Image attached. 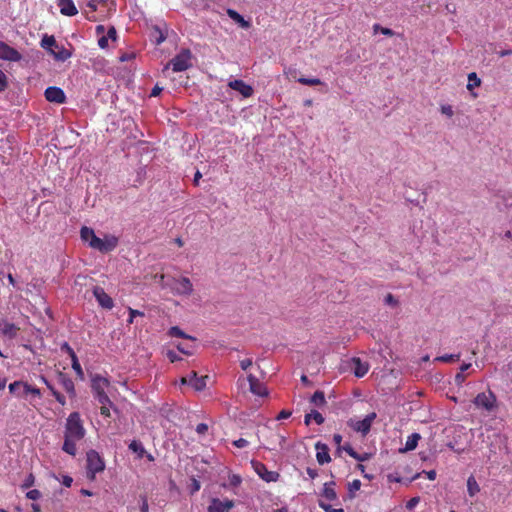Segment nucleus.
Returning a JSON list of instances; mask_svg holds the SVG:
<instances>
[{"label": "nucleus", "mask_w": 512, "mask_h": 512, "mask_svg": "<svg viewBox=\"0 0 512 512\" xmlns=\"http://www.w3.org/2000/svg\"><path fill=\"white\" fill-rule=\"evenodd\" d=\"M85 428L83 427L80 415L73 412L69 415L66 421L63 451L74 456L76 454V442L80 441L85 436Z\"/></svg>", "instance_id": "obj_1"}, {"label": "nucleus", "mask_w": 512, "mask_h": 512, "mask_svg": "<svg viewBox=\"0 0 512 512\" xmlns=\"http://www.w3.org/2000/svg\"><path fill=\"white\" fill-rule=\"evenodd\" d=\"M81 238L87 242L89 246L102 253H107L116 248L118 238L113 235H105L103 238L98 237L94 230L88 226H82Z\"/></svg>", "instance_id": "obj_2"}, {"label": "nucleus", "mask_w": 512, "mask_h": 512, "mask_svg": "<svg viewBox=\"0 0 512 512\" xmlns=\"http://www.w3.org/2000/svg\"><path fill=\"white\" fill-rule=\"evenodd\" d=\"M172 67L174 72L186 71L192 67V53L189 49H182L177 55H175L169 63L165 66L164 70Z\"/></svg>", "instance_id": "obj_3"}, {"label": "nucleus", "mask_w": 512, "mask_h": 512, "mask_svg": "<svg viewBox=\"0 0 512 512\" xmlns=\"http://www.w3.org/2000/svg\"><path fill=\"white\" fill-rule=\"evenodd\" d=\"M108 385H109L108 380L99 375H96L92 379V385H91L92 391H93L95 399H97V401L100 404H111V401L105 392V388H107Z\"/></svg>", "instance_id": "obj_4"}, {"label": "nucleus", "mask_w": 512, "mask_h": 512, "mask_svg": "<svg viewBox=\"0 0 512 512\" xmlns=\"http://www.w3.org/2000/svg\"><path fill=\"white\" fill-rule=\"evenodd\" d=\"M87 475L93 480L95 478L96 473H99L104 470L105 464L98 452L95 450H90L87 452Z\"/></svg>", "instance_id": "obj_5"}, {"label": "nucleus", "mask_w": 512, "mask_h": 512, "mask_svg": "<svg viewBox=\"0 0 512 512\" xmlns=\"http://www.w3.org/2000/svg\"><path fill=\"white\" fill-rule=\"evenodd\" d=\"M376 416V413L372 412L362 420L357 418H351L348 421V426L351 427L354 431L359 432L365 436L366 434L369 433L372 423L376 419Z\"/></svg>", "instance_id": "obj_6"}, {"label": "nucleus", "mask_w": 512, "mask_h": 512, "mask_svg": "<svg viewBox=\"0 0 512 512\" xmlns=\"http://www.w3.org/2000/svg\"><path fill=\"white\" fill-rule=\"evenodd\" d=\"M473 402L478 408H483L486 411L491 412L496 408L497 400L496 396L489 391L488 393H479Z\"/></svg>", "instance_id": "obj_7"}, {"label": "nucleus", "mask_w": 512, "mask_h": 512, "mask_svg": "<svg viewBox=\"0 0 512 512\" xmlns=\"http://www.w3.org/2000/svg\"><path fill=\"white\" fill-rule=\"evenodd\" d=\"M251 465L258 476L266 482H275L279 478V473L275 471H269L267 467L259 462L252 460Z\"/></svg>", "instance_id": "obj_8"}, {"label": "nucleus", "mask_w": 512, "mask_h": 512, "mask_svg": "<svg viewBox=\"0 0 512 512\" xmlns=\"http://www.w3.org/2000/svg\"><path fill=\"white\" fill-rule=\"evenodd\" d=\"M172 289L178 295L190 296L193 293L192 282L187 277L174 279Z\"/></svg>", "instance_id": "obj_9"}, {"label": "nucleus", "mask_w": 512, "mask_h": 512, "mask_svg": "<svg viewBox=\"0 0 512 512\" xmlns=\"http://www.w3.org/2000/svg\"><path fill=\"white\" fill-rule=\"evenodd\" d=\"M44 95L46 100L52 103L63 104L66 102V95L64 91L56 86L46 88Z\"/></svg>", "instance_id": "obj_10"}, {"label": "nucleus", "mask_w": 512, "mask_h": 512, "mask_svg": "<svg viewBox=\"0 0 512 512\" xmlns=\"http://www.w3.org/2000/svg\"><path fill=\"white\" fill-rule=\"evenodd\" d=\"M208 376L198 377L195 371H191L187 377L182 378L183 384H189L195 390L201 391L206 387V380Z\"/></svg>", "instance_id": "obj_11"}, {"label": "nucleus", "mask_w": 512, "mask_h": 512, "mask_svg": "<svg viewBox=\"0 0 512 512\" xmlns=\"http://www.w3.org/2000/svg\"><path fill=\"white\" fill-rule=\"evenodd\" d=\"M93 295L95 296L99 305L104 309H112L114 302L112 298L104 291L102 287L96 286L93 289Z\"/></svg>", "instance_id": "obj_12"}, {"label": "nucleus", "mask_w": 512, "mask_h": 512, "mask_svg": "<svg viewBox=\"0 0 512 512\" xmlns=\"http://www.w3.org/2000/svg\"><path fill=\"white\" fill-rule=\"evenodd\" d=\"M228 86L231 89L239 92L245 98H248V97L252 96V94H253L252 86L246 84L243 80L236 79V80L230 81L228 83Z\"/></svg>", "instance_id": "obj_13"}, {"label": "nucleus", "mask_w": 512, "mask_h": 512, "mask_svg": "<svg viewBox=\"0 0 512 512\" xmlns=\"http://www.w3.org/2000/svg\"><path fill=\"white\" fill-rule=\"evenodd\" d=\"M0 58L9 61H18L21 59V54L16 49L0 41Z\"/></svg>", "instance_id": "obj_14"}, {"label": "nucleus", "mask_w": 512, "mask_h": 512, "mask_svg": "<svg viewBox=\"0 0 512 512\" xmlns=\"http://www.w3.org/2000/svg\"><path fill=\"white\" fill-rule=\"evenodd\" d=\"M233 506L234 502L232 500L221 501L214 498L208 506V512H228Z\"/></svg>", "instance_id": "obj_15"}, {"label": "nucleus", "mask_w": 512, "mask_h": 512, "mask_svg": "<svg viewBox=\"0 0 512 512\" xmlns=\"http://www.w3.org/2000/svg\"><path fill=\"white\" fill-rule=\"evenodd\" d=\"M316 459L320 465L329 463L331 461V457L329 455V448L326 444L317 442L315 444Z\"/></svg>", "instance_id": "obj_16"}, {"label": "nucleus", "mask_w": 512, "mask_h": 512, "mask_svg": "<svg viewBox=\"0 0 512 512\" xmlns=\"http://www.w3.org/2000/svg\"><path fill=\"white\" fill-rule=\"evenodd\" d=\"M248 381L250 385V391L258 396L267 395V390L264 385L252 374L248 375Z\"/></svg>", "instance_id": "obj_17"}, {"label": "nucleus", "mask_w": 512, "mask_h": 512, "mask_svg": "<svg viewBox=\"0 0 512 512\" xmlns=\"http://www.w3.org/2000/svg\"><path fill=\"white\" fill-rule=\"evenodd\" d=\"M58 6L61 14L65 16H74L78 10L72 0H58Z\"/></svg>", "instance_id": "obj_18"}, {"label": "nucleus", "mask_w": 512, "mask_h": 512, "mask_svg": "<svg viewBox=\"0 0 512 512\" xmlns=\"http://www.w3.org/2000/svg\"><path fill=\"white\" fill-rule=\"evenodd\" d=\"M352 370L356 377H363L369 370L367 362H362L359 358L352 359Z\"/></svg>", "instance_id": "obj_19"}, {"label": "nucleus", "mask_w": 512, "mask_h": 512, "mask_svg": "<svg viewBox=\"0 0 512 512\" xmlns=\"http://www.w3.org/2000/svg\"><path fill=\"white\" fill-rule=\"evenodd\" d=\"M0 329L2 333L10 339L15 338L19 331V328L15 324L7 321H4L0 324Z\"/></svg>", "instance_id": "obj_20"}, {"label": "nucleus", "mask_w": 512, "mask_h": 512, "mask_svg": "<svg viewBox=\"0 0 512 512\" xmlns=\"http://www.w3.org/2000/svg\"><path fill=\"white\" fill-rule=\"evenodd\" d=\"M421 439V436L419 433H413L410 436H408L407 441L405 443V447L402 450L403 452L412 451L414 450L417 445L418 441Z\"/></svg>", "instance_id": "obj_21"}, {"label": "nucleus", "mask_w": 512, "mask_h": 512, "mask_svg": "<svg viewBox=\"0 0 512 512\" xmlns=\"http://www.w3.org/2000/svg\"><path fill=\"white\" fill-rule=\"evenodd\" d=\"M50 53L53 54L55 59L60 61H65L71 56V53L64 46L60 45H58V48L51 50Z\"/></svg>", "instance_id": "obj_22"}, {"label": "nucleus", "mask_w": 512, "mask_h": 512, "mask_svg": "<svg viewBox=\"0 0 512 512\" xmlns=\"http://www.w3.org/2000/svg\"><path fill=\"white\" fill-rule=\"evenodd\" d=\"M334 482H329L324 484L322 496L329 501H333L337 498V494L334 490Z\"/></svg>", "instance_id": "obj_23"}, {"label": "nucleus", "mask_w": 512, "mask_h": 512, "mask_svg": "<svg viewBox=\"0 0 512 512\" xmlns=\"http://www.w3.org/2000/svg\"><path fill=\"white\" fill-rule=\"evenodd\" d=\"M227 14L232 20H234L236 23H238L241 27H243V28L249 27V25H250L249 22L246 21L237 11H235L233 9H228Z\"/></svg>", "instance_id": "obj_24"}, {"label": "nucleus", "mask_w": 512, "mask_h": 512, "mask_svg": "<svg viewBox=\"0 0 512 512\" xmlns=\"http://www.w3.org/2000/svg\"><path fill=\"white\" fill-rule=\"evenodd\" d=\"M129 449L133 453L137 454L138 458H143L144 455L146 454V450H145L144 446L142 445V443L140 441H137V440H133L129 444Z\"/></svg>", "instance_id": "obj_25"}, {"label": "nucleus", "mask_w": 512, "mask_h": 512, "mask_svg": "<svg viewBox=\"0 0 512 512\" xmlns=\"http://www.w3.org/2000/svg\"><path fill=\"white\" fill-rule=\"evenodd\" d=\"M311 419H313L318 425L324 422V417L316 410H312L310 413L305 415V424L309 425Z\"/></svg>", "instance_id": "obj_26"}, {"label": "nucleus", "mask_w": 512, "mask_h": 512, "mask_svg": "<svg viewBox=\"0 0 512 512\" xmlns=\"http://www.w3.org/2000/svg\"><path fill=\"white\" fill-rule=\"evenodd\" d=\"M467 491L471 497L475 496L480 491V487L473 476H470L467 480Z\"/></svg>", "instance_id": "obj_27"}, {"label": "nucleus", "mask_w": 512, "mask_h": 512, "mask_svg": "<svg viewBox=\"0 0 512 512\" xmlns=\"http://www.w3.org/2000/svg\"><path fill=\"white\" fill-rule=\"evenodd\" d=\"M41 46L46 49V50H49L51 52V50H53V47L54 48H58V44L54 38V36H44L42 41H41Z\"/></svg>", "instance_id": "obj_28"}, {"label": "nucleus", "mask_w": 512, "mask_h": 512, "mask_svg": "<svg viewBox=\"0 0 512 512\" xmlns=\"http://www.w3.org/2000/svg\"><path fill=\"white\" fill-rule=\"evenodd\" d=\"M481 85V79L477 76L475 72H471L468 74V84L467 89L472 91L475 87H479Z\"/></svg>", "instance_id": "obj_29"}, {"label": "nucleus", "mask_w": 512, "mask_h": 512, "mask_svg": "<svg viewBox=\"0 0 512 512\" xmlns=\"http://www.w3.org/2000/svg\"><path fill=\"white\" fill-rule=\"evenodd\" d=\"M311 403L317 407H322L326 404L325 395L322 391H316L311 397Z\"/></svg>", "instance_id": "obj_30"}, {"label": "nucleus", "mask_w": 512, "mask_h": 512, "mask_svg": "<svg viewBox=\"0 0 512 512\" xmlns=\"http://www.w3.org/2000/svg\"><path fill=\"white\" fill-rule=\"evenodd\" d=\"M103 0H89L87 3V8L89 11H86L87 19L91 21H95L94 16H89V13H94L97 9L100 3H102Z\"/></svg>", "instance_id": "obj_31"}, {"label": "nucleus", "mask_w": 512, "mask_h": 512, "mask_svg": "<svg viewBox=\"0 0 512 512\" xmlns=\"http://www.w3.org/2000/svg\"><path fill=\"white\" fill-rule=\"evenodd\" d=\"M69 355L71 356V359H72V368L80 377H83V370H82L81 365L77 359L76 354L74 353V351L72 349H69Z\"/></svg>", "instance_id": "obj_32"}, {"label": "nucleus", "mask_w": 512, "mask_h": 512, "mask_svg": "<svg viewBox=\"0 0 512 512\" xmlns=\"http://www.w3.org/2000/svg\"><path fill=\"white\" fill-rule=\"evenodd\" d=\"M23 387L24 383L15 381L9 385V390L11 393L17 395V396H23Z\"/></svg>", "instance_id": "obj_33"}, {"label": "nucleus", "mask_w": 512, "mask_h": 512, "mask_svg": "<svg viewBox=\"0 0 512 512\" xmlns=\"http://www.w3.org/2000/svg\"><path fill=\"white\" fill-rule=\"evenodd\" d=\"M61 383L66 392H68L71 395L75 394L74 383L71 379L62 376Z\"/></svg>", "instance_id": "obj_34"}, {"label": "nucleus", "mask_w": 512, "mask_h": 512, "mask_svg": "<svg viewBox=\"0 0 512 512\" xmlns=\"http://www.w3.org/2000/svg\"><path fill=\"white\" fill-rule=\"evenodd\" d=\"M168 334L171 336V337H181V338H186V339H193L191 336L185 334L179 327L177 326H173L169 329V332Z\"/></svg>", "instance_id": "obj_35"}, {"label": "nucleus", "mask_w": 512, "mask_h": 512, "mask_svg": "<svg viewBox=\"0 0 512 512\" xmlns=\"http://www.w3.org/2000/svg\"><path fill=\"white\" fill-rule=\"evenodd\" d=\"M297 81L303 85H308V86H317V85L322 84V81L319 78L300 77V78H297Z\"/></svg>", "instance_id": "obj_36"}, {"label": "nucleus", "mask_w": 512, "mask_h": 512, "mask_svg": "<svg viewBox=\"0 0 512 512\" xmlns=\"http://www.w3.org/2000/svg\"><path fill=\"white\" fill-rule=\"evenodd\" d=\"M459 358H460L459 354H446V355L435 358V361L454 362V361L459 360Z\"/></svg>", "instance_id": "obj_37"}, {"label": "nucleus", "mask_w": 512, "mask_h": 512, "mask_svg": "<svg viewBox=\"0 0 512 512\" xmlns=\"http://www.w3.org/2000/svg\"><path fill=\"white\" fill-rule=\"evenodd\" d=\"M29 393L36 395V396H40V390L38 388L31 387L30 385L24 383V387H23L24 397L27 396Z\"/></svg>", "instance_id": "obj_38"}, {"label": "nucleus", "mask_w": 512, "mask_h": 512, "mask_svg": "<svg viewBox=\"0 0 512 512\" xmlns=\"http://www.w3.org/2000/svg\"><path fill=\"white\" fill-rule=\"evenodd\" d=\"M35 483V477L32 473H30L26 479L24 480V482L22 483L21 485V488L22 489H28L30 488L31 486H33Z\"/></svg>", "instance_id": "obj_39"}, {"label": "nucleus", "mask_w": 512, "mask_h": 512, "mask_svg": "<svg viewBox=\"0 0 512 512\" xmlns=\"http://www.w3.org/2000/svg\"><path fill=\"white\" fill-rule=\"evenodd\" d=\"M128 312H129V319H128L129 324L133 323L134 318H136V316H141V317L144 316L143 312H141L139 310L132 309L130 307L128 308Z\"/></svg>", "instance_id": "obj_40"}, {"label": "nucleus", "mask_w": 512, "mask_h": 512, "mask_svg": "<svg viewBox=\"0 0 512 512\" xmlns=\"http://www.w3.org/2000/svg\"><path fill=\"white\" fill-rule=\"evenodd\" d=\"M319 506L325 511V512H344L342 508L334 509L331 505L326 504L323 501H319Z\"/></svg>", "instance_id": "obj_41"}, {"label": "nucleus", "mask_w": 512, "mask_h": 512, "mask_svg": "<svg viewBox=\"0 0 512 512\" xmlns=\"http://www.w3.org/2000/svg\"><path fill=\"white\" fill-rule=\"evenodd\" d=\"M384 302L386 305L393 307H396L398 305V300L390 293L385 296Z\"/></svg>", "instance_id": "obj_42"}, {"label": "nucleus", "mask_w": 512, "mask_h": 512, "mask_svg": "<svg viewBox=\"0 0 512 512\" xmlns=\"http://www.w3.org/2000/svg\"><path fill=\"white\" fill-rule=\"evenodd\" d=\"M41 492L37 489L30 490L26 493V497L30 500H38L41 497Z\"/></svg>", "instance_id": "obj_43"}, {"label": "nucleus", "mask_w": 512, "mask_h": 512, "mask_svg": "<svg viewBox=\"0 0 512 512\" xmlns=\"http://www.w3.org/2000/svg\"><path fill=\"white\" fill-rule=\"evenodd\" d=\"M7 87V77L5 73L0 69V92L4 91Z\"/></svg>", "instance_id": "obj_44"}, {"label": "nucleus", "mask_w": 512, "mask_h": 512, "mask_svg": "<svg viewBox=\"0 0 512 512\" xmlns=\"http://www.w3.org/2000/svg\"><path fill=\"white\" fill-rule=\"evenodd\" d=\"M441 112H442V114H444L448 117H452L454 115L453 108L450 105H442Z\"/></svg>", "instance_id": "obj_45"}, {"label": "nucleus", "mask_w": 512, "mask_h": 512, "mask_svg": "<svg viewBox=\"0 0 512 512\" xmlns=\"http://www.w3.org/2000/svg\"><path fill=\"white\" fill-rule=\"evenodd\" d=\"M420 498L419 497H413L406 503V508L408 510H412L416 507V505L419 503Z\"/></svg>", "instance_id": "obj_46"}, {"label": "nucleus", "mask_w": 512, "mask_h": 512, "mask_svg": "<svg viewBox=\"0 0 512 512\" xmlns=\"http://www.w3.org/2000/svg\"><path fill=\"white\" fill-rule=\"evenodd\" d=\"M361 487V482L360 480H354L352 481L350 484H349V491L351 493L355 492V491H358Z\"/></svg>", "instance_id": "obj_47"}, {"label": "nucleus", "mask_w": 512, "mask_h": 512, "mask_svg": "<svg viewBox=\"0 0 512 512\" xmlns=\"http://www.w3.org/2000/svg\"><path fill=\"white\" fill-rule=\"evenodd\" d=\"M50 389L52 391L53 396L56 398V400L60 404L65 405V403H66L65 397L62 394H60L59 392H57L56 390H54L53 388L50 387Z\"/></svg>", "instance_id": "obj_48"}, {"label": "nucleus", "mask_w": 512, "mask_h": 512, "mask_svg": "<svg viewBox=\"0 0 512 512\" xmlns=\"http://www.w3.org/2000/svg\"><path fill=\"white\" fill-rule=\"evenodd\" d=\"M249 442L246 439L240 438L238 440L233 441V445L237 448H244L248 446Z\"/></svg>", "instance_id": "obj_49"}, {"label": "nucleus", "mask_w": 512, "mask_h": 512, "mask_svg": "<svg viewBox=\"0 0 512 512\" xmlns=\"http://www.w3.org/2000/svg\"><path fill=\"white\" fill-rule=\"evenodd\" d=\"M230 485L238 486L241 483V477L238 475H232L229 477Z\"/></svg>", "instance_id": "obj_50"}, {"label": "nucleus", "mask_w": 512, "mask_h": 512, "mask_svg": "<svg viewBox=\"0 0 512 512\" xmlns=\"http://www.w3.org/2000/svg\"><path fill=\"white\" fill-rule=\"evenodd\" d=\"M108 37H106V35H103L102 37L99 38L98 40V45L100 48L102 49H105L108 47Z\"/></svg>", "instance_id": "obj_51"}, {"label": "nucleus", "mask_w": 512, "mask_h": 512, "mask_svg": "<svg viewBox=\"0 0 512 512\" xmlns=\"http://www.w3.org/2000/svg\"><path fill=\"white\" fill-rule=\"evenodd\" d=\"M134 58H135V54L133 52H131V53H124V54H122L120 56L119 60L121 62H126V61H130V60H132Z\"/></svg>", "instance_id": "obj_52"}, {"label": "nucleus", "mask_w": 512, "mask_h": 512, "mask_svg": "<svg viewBox=\"0 0 512 512\" xmlns=\"http://www.w3.org/2000/svg\"><path fill=\"white\" fill-rule=\"evenodd\" d=\"M167 357L168 359L173 363V362H176L178 360H180L181 358L178 356V354L174 351H168L167 352Z\"/></svg>", "instance_id": "obj_53"}, {"label": "nucleus", "mask_w": 512, "mask_h": 512, "mask_svg": "<svg viewBox=\"0 0 512 512\" xmlns=\"http://www.w3.org/2000/svg\"><path fill=\"white\" fill-rule=\"evenodd\" d=\"M208 430V425L205 423H200L196 427V431L198 434H205Z\"/></svg>", "instance_id": "obj_54"}, {"label": "nucleus", "mask_w": 512, "mask_h": 512, "mask_svg": "<svg viewBox=\"0 0 512 512\" xmlns=\"http://www.w3.org/2000/svg\"><path fill=\"white\" fill-rule=\"evenodd\" d=\"M333 440L335 444L338 446L337 451L340 452L342 450L341 442H342V436L340 434H335L333 436Z\"/></svg>", "instance_id": "obj_55"}, {"label": "nucleus", "mask_w": 512, "mask_h": 512, "mask_svg": "<svg viewBox=\"0 0 512 512\" xmlns=\"http://www.w3.org/2000/svg\"><path fill=\"white\" fill-rule=\"evenodd\" d=\"M116 36V29L113 26H111L107 31L106 37H108V39L116 40Z\"/></svg>", "instance_id": "obj_56"}, {"label": "nucleus", "mask_w": 512, "mask_h": 512, "mask_svg": "<svg viewBox=\"0 0 512 512\" xmlns=\"http://www.w3.org/2000/svg\"><path fill=\"white\" fill-rule=\"evenodd\" d=\"M199 489H200V482L196 479H192L191 493L194 494L195 492L199 491Z\"/></svg>", "instance_id": "obj_57"}, {"label": "nucleus", "mask_w": 512, "mask_h": 512, "mask_svg": "<svg viewBox=\"0 0 512 512\" xmlns=\"http://www.w3.org/2000/svg\"><path fill=\"white\" fill-rule=\"evenodd\" d=\"M291 414H292V413H291V411H289V410H282V411L278 414L277 419H278V420L287 419V418H289V417L291 416Z\"/></svg>", "instance_id": "obj_58"}, {"label": "nucleus", "mask_w": 512, "mask_h": 512, "mask_svg": "<svg viewBox=\"0 0 512 512\" xmlns=\"http://www.w3.org/2000/svg\"><path fill=\"white\" fill-rule=\"evenodd\" d=\"M110 405L111 404H101V414L103 416H106V417L110 416V410H109Z\"/></svg>", "instance_id": "obj_59"}, {"label": "nucleus", "mask_w": 512, "mask_h": 512, "mask_svg": "<svg viewBox=\"0 0 512 512\" xmlns=\"http://www.w3.org/2000/svg\"><path fill=\"white\" fill-rule=\"evenodd\" d=\"M252 365L251 359H244L240 362V366L243 370H247Z\"/></svg>", "instance_id": "obj_60"}, {"label": "nucleus", "mask_w": 512, "mask_h": 512, "mask_svg": "<svg viewBox=\"0 0 512 512\" xmlns=\"http://www.w3.org/2000/svg\"><path fill=\"white\" fill-rule=\"evenodd\" d=\"M72 482H73V479L70 476L65 475V476L62 477V484L64 486L70 487Z\"/></svg>", "instance_id": "obj_61"}, {"label": "nucleus", "mask_w": 512, "mask_h": 512, "mask_svg": "<svg viewBox=\"0 0 512 512\" xmlns=\"http://www.w3.org/2000/svg\"><path fill=\"white\" fill-rule=\"evenodd\" d=\"M149 505L145 497L142 498V504L140 506V512H148Z\"/></svg>", "instance_id": "obj_62"}, {"label": "nucleus", "mask_w": 512, "mask_h": 512, "mask_svg": "<svg viewBox=\"0 0 512 512\" xmlns=\"http://www.w3.org/2000/svg\"><path fill=\"white\" fill-rule=\"evenodd\" d=\"M161 91H162V88L159 87L158 85H156V86L153 87L150 96L151 97H156V96H158L161 93Z\"/></svg>", "instance_id": "obj_63"}, {"label": "nucleus", "mask_w": 512, "mask_h": 512, "mask_svg": "<svg viewBox=\"0 0 512 512\" xmlns=\"http://www.w3.org/2000/svg\"><path fill=\"white\" fill-rule=\"evenodd\" d=\"M202 178V174L200 171H196L195 175H194V179H193V184L195 186H198L199 185V181L200 179Z\"/></svg>", "instance_id": "obj_64"}]
</instances>
